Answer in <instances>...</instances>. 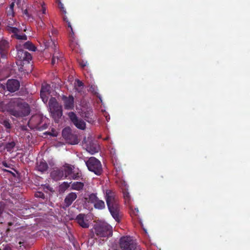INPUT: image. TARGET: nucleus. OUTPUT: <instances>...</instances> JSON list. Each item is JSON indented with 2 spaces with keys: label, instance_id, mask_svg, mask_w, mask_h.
<instances>
[{
  "label": "nucleus",
  "instance_id": "1",
  "mask_svg": "<svg viewBox=\"0 0 250 250\" xmlns=\"http://www.w3.org/2000/svg\"><path fill=\"white\" fill-rule=\"evenodd\" d=\"M0 111L7 112L16 117H22L29 114L30 108L29 104L21 99L12 98L7 103L0 101Z\"/></svg>",
  "mask_w": 250,
  "mask_h": 250
},
{
  "label": "nucleus",
  "instance_id": "2",
  "mask_svg": "<svg viewBox=\"0 0 250 250\" xmlns=\"http://www.w3.org/2000/svg\"><path fill=\"white\" fill-rule=\"evenodd\" d=\"M14 5V2H12L10 5L9 10L7 11V16L9 17V19L7 22L6 29L9 33L13 34L12 37H15L17 39L19 40L25 41L27 39V36L25 34L21 33V29H19L16 27L17 26V23L11 18L14 14L13 8Z\"/></svg>",
  "mask_w": 250,
  "mask_h": 250
},
{
  "label": "nucleus",
  "instance_id": "3",
  "mask_svg": "<svg viewBox=\"0 0 250 250\" xmlns=\"http://www.w3.org/2000/svg\"><path fill=\"white\" fill-rule=\"evenodd\" d=\"M105 199L112 216L116 221H119V206L115 193L111 190H106L105 193Z\"/></svg>",
  "mask_w": 250,
  "mask_h": 250
},
{
  "label": "nucleus",
  "instance_id": "4",
  "mask_svg": "<svg viewBox=\"0 0 250 250\" xmlns=\"http://www.w3.org/2000/svg\"><path fill=\"white\" fill-rule=\"evenodd\" d=\"M91 231L99 238H108L112 235V227L105 222H96Z\"/></svg>",
  "mask_w": 250,
  "mask_h": 250
},
{
  "label": "nucleus",
  "instance_id": "5",
  "mask_svg": "<svg viewBox=\"0 0 250 250\" xmlns=\"http://www.w3.org/2000/svg\"><path fill=\"white\" fill-rule=\"evenodd\" d=\"M40 43H43L45 48H48L51 45H53L55 49V53L53 56L52 59V64L54 65L56 62H58L59 61H61L62 58L59 55V53L56 51V46L55 44V42L53 41L51 36L50 35L43 34L41 35L39 38Z\"/></svg>",
  "mask_w": 250,
  "mask_h": 250
},
{
  "label": "nucleus",
  "instance_id": "6",
  "mask_svg": "<svg viewBox=\"0 0 250 250\" xmlns=\"http://www.w3.org/2000/svg\"><path fill=\"white\" fill-rule=\"evenodd\" d=\"M15 217L0 208V227H3L6 231L10 230V227L14 224Z\"/></svg>",
  "mask_w": 250,
  "mask_h": 250
},
{
  "label": "nucleus",
  "instance_id": "7",
  "mask_svg": "<svg viewBox=\"0 0 250 250\" xmlns=\"http://www.w3.org/2000/svg\"><path fill=\"white\" fill-rule=\"evenodd\" d=\"M86 165L90 171L97 175L101 174L103 171L102 164L100 161L94 157H91L85 161Z\"/></svg>",
  "mask_w": 250,
  "mask_h": 250
},
{
  "label": "nucleus",
  "instance_id": "8",
  "mask_svg": "<svg viewBox=\"0 0 250 250\" xmlns=\"http://www.w3.org/2000/svg\"><path fill=\"white\" fill-rule=\"evenodd\" d=\"M33 8L35 9L38 18L41 21L40 26H42L44 24L42 21L43 15L46 14V9L44 2L42 0H36L34 2Z\"/></svg>",
  "mask_w": 250,
  "mask_h": 250
},
{
  "label": "nucleus",
  "instance_id": "9",
  "mask_svg": "<svg viewBox=\"0 0 250 250\" xmlns=\"http://www.w3.org/2000/svg\"><path fill=\"white\" fill-rule=\"evenodd\" d=\"M120 246L122 250H135L136 245L130 236H124L121 238Z\"/></svg>",
  "mask_w": 250,
  "mask_h": 250
},
{
  "label": "nucleus",
  "instance_id": "10",
  "mask_svg": "<svg viewBox=\"0 0 250 250\" xmlns=\"http://www.w3.org/2000/svg\"><path fill=\"white\" fill-rule=\"evenodd\" d=\"M49 108L50 112L53 115L56 114L59 118L62 115L61 107L59 106L56 99L55 98H51L49 101Z\"/></svg>",
  "mask_w": 250,
  "mask_h": 250
},
{
  "label": "nucleus",
  "instance_id": "11",
  "mask_svg": "<svg viewBox=\"0 0 250 250\" xmlns=\"http://www.w3.org/2000/svg\"><path fill=\"white\" fill-rule=\"evenodd\" d=\"M68 116L71 122L78 128L82 130L85 129V122L83 120L78 119L75 113L70 112L68 113Z\"/></svg>",
  "mask_w": 250,
  "mask_h": 250
},
{
  "label": "nucleus",
  "instance_id": "12",
  "mask_svg": "<svg viewBox=\"0 0 250 250\" xmlns=\"http://www.w3.org/2000/svg\"><path fill=\"white\" fill-rule=\"evenodd\" d=\"M76 220L78 224L83 228H88L89 227L90 222L87 215L80 214L77 216Z\"/></svg>",
  "mask_w": 250,
  "mask_h": 250
},
{
  "label": "nucleus",
  "instance_id": "13",
  "mask_svg": "<svg viewBox=\"0 0 250 250\" xmlns=\"http://www.w3.org/2000/svg\"><path fill=\"white\" fill-rule=\"evenodd\" d=\"M10 42L8 41L2 39L0 40V54L1 58H5L8 53Z\"/></svg>",
  "mask_w": 250,
  "mask_h": 250
},
{
  "label": "nucleus",
  "instance_id": "14",
  "mask_svg": "<svg viewBox=\"0 0 250 250\" xmlns=\"http://www.w3.org/2000/svg\"><path fill=\"white\" fill-rule=\"evenodd\" d=\"M63 19L64 21L67 23L68 27L70 28V32L69 35V40L70 42V46L72 49H74L76 47L77 45H78L77 42L75 41L74 33L73 31L71 23L68 21L67 17L65 16H64L63 17Z\"/></svg>",
  "mask_w": 250,
  "mask_h": 250
},
{
  "label": "nucleus",
  "instance_id": "15",
  "mask_svg": "<svg viewBox=\"0 0 250 250\" xmlns=\"http://www.w3.org/2000/svg\"><path fill=\"white\" fill-rule=\"evenodd\" d=\"M50 85L44 83L42 85L40 95L43 102L46 104L48 101V96L50 94Z\"/></svg>",
  "mask_w": 250,
  "mask_h": 250
},
{
  "label": "nucleus",
  "instance_id": "16",
  "mask_svg": "<svg viewBox=\"0 0 250 250\" xmlns=\"http://www.w3.org/2000/svg\"><path fill=\"white\" fill-rule=\"evenodd\" d=\"M62 100L64 103V106L65 109L67 110H71L73 109L74 107V98L70 95L68 97L63 95Z\"/></svg>",
  "mask_w": 250,
  "mask_h": 250
},
{
  "label": "nucleus",
  "instance_id": "17",
  "mask_svg": "<svg viewBox=\"0 0 250 250\" xmlns=\"http://www.w3.org/2000/svg\"><path fill=\"white\" fill-rule=\"evenodd\" d=\"M20 87V83L17 80L11 79L8 80L6 83V87L7 90L11 92H14L18 90Z\"/></svg>",
  "mask_w": 250,
  "mask_h": 250
},
{
  "label": "nucleus",
  "instance_id": "18",
  "mask_svg": "<svg viewBox=\"0 0 250 250\" xmlns=\"http://www.w3.org/2000/svg\"><path fill=\"white\" fill-rule=\"evenodd\" d=\"M50 176L55 181L60 180L64 178V173L62 167L53 170L50 174Z\"/></svg>",
  "mask_w": 250,
  "mask_h": 250
},
{
  "label": "nucleus",
  "instance_id": "19",
  "mask_svg": "<svg viewBox=\"0 0 250 250\" xmlns=\"http://www.w3.org/2000/svg\"><path fill=\"white\" fill-rule=\"evenodd\" d=\"M77 195L75 192H70L65 198L64 204L66 207L70 206L72 203L76 200Z\"/></svg>",
  "mask_w": 250,
  "mask_h": 250
},
{
  "label": "nucleus",
  "instance_id": "20",
  "mask_svg": "<svg viewBox=\"0 0 250 250\" xmlns=\"http://www.w3.org/2000/svg\"><path fill=\"white\" fill-rule=\"evenodd\" d=\"M86 151L91 154H94L98 152L100 149L99 146L96 143H89L86 146Z\"/></svg>",
  "mask_w": 250,
  "mask_h": 250
},
{
  "label": "nucleus",
  "instance_id": "21",
  "mask_svg": "<svg viewBox=\"0 0 250 250\" xmlns=\"http://www.w3.org/2000/svg\"><path fill=\"white\" fill-rule=\"evenodd\" d=\"M121 187H122V188L123 190V193L125 203L126 204H129L130 203L131 199H130V196L129 195V194L127 190L126 184L125 183V182H123L122 185L121 186Z\"/></svg>",
  "mask_w": 250,
  "mask_h": 250
},
{
  "label": "nucleus",
  "instance_id": "22",
  "mask_svg": "<svg viewBox=\"0 0 250 250\" xmlns=\"http://www.w3.org/2000/svg\"><path fill=\"white\" fill-rule=\"evenodd\" d=\"M16 49L17 51V57L21 61H22L26 51L23 50L21 44L18 43L16 45Z\"/></svg>",
  "mask_w": 250,
  "mask_h": 250
},
{
  "label": "nucleus",
  "instance_id": "23",
  "mask_svg": "<svg viewBox=\"0 0 250 250\" xmlns=\"http://www.w3.org/2000/svg\"><path fill=\"white\" fill-rule=\"evenodd\" d=\"M83 117L85 120L89 123L92 124L95 121V118H93V111L91 109L85 112Z\"/></svg>",
  "mask_w": 250,
  "mask_h": 250
},
{
  "label": "nucleus",
  "instance_id": "24",
  "mask_svg": "<svg viewBox=\"0 0 250 250\" xmlns=\"http://www.w3.org/2000/svg\"><path fill=\"white\" fill-rule=\"evenodd\" d=\"M84 184L81 182H71L70 189L76 190H81L83 189Z\"/></svg>",
  "mask_w": 250,
  "mask_h": 250
},
{
  "label": "nucleus",
  "instance_id": "25",
  "mask_svg": "<svg viewBox=\"0 0 250 250\" xmlns=\"http://www.w3.org/2000/svg\"><path fill=\"white\" fill-rule=\"evenodd\" d=\"M62 135L65 139L68 141L70 140L71 137H74L71 133V128L69 127H65L62 130Z\"/></svg>",
  "mask_w": 250,
  "mask_h": 250
},
{
  "label": "nucleus",
  "instance_id": "26",
  "mask_svg": "<svg viewBox=\"0 0 250 250\" xmlns=\"http://www.w3.org/2000/svg\"><path fill=\"white\" fill-rule=\"evenodd\" d=\"M37 169L39 171L43 172L48 169V165L45 161L41 160L37 164Z\"/></svg>",
  "mask_w": 250,
  "mask_h": 250
},
{
  "label": "nucleus",
  "instance_id": "27",
  "mask_svg": "<svg viewBox=\"0 0 250 250\" xmlns=\"http://www.w3.org/2000/svg\"><path fill=\"white\" fill-rule=\"evenodd\" d=\"M62 168L64 173V178L68 179L72 174V168L69 166H64Z\"/></svg>",
  "mask_w": 250,
  "mask_h": 250
},
{
  "label": "nucleus",
  "instance_id": "28",
  "mask_svg": "<svg viewBox=\"0 0 250 250\" xmlns=\"http://www.w3.org/2000/svg\"><path fill=\"white\" fill-rule=\"evenodd\" d=\"M83 88V84L82 81L76 80L74 83V88L76 91L81 92Z\"/></svg>",
  "mask_w": 250,
  "mask_h": 250
},
{
  "label": "nucleus",
  "instance_id": "29",
  "mask_svg": "<svg viewBox=\"0 0 250 250\" xmlns=\"http://www.w3.org/2000/svg\"><path fill=\"white\" fill-rule=\"evenodd\" d=\"M21 45L24 48L28 49L30 51H35L36 49L35 46L31 42L29 41L24 42L23 44H22Z\"/></svg>",
  "mask_w": 250,
  "mask_h": 250
},
{
  "label": "nucleus",
  "instance_id": "30",
  "mask_svg": "<svg viewBox=\"0 0 250 250\" xmlns=\"http://www.w3.org/2000/svg\"><path fill=\"white\" fill-rule=\"evenodd\" d=\"M94 206L96 208L102 209L105 208V204L103 200L98 199L94 204Z\"/></svg>",
  "mask_w": 250,
  "mask_h": 250
},
{
  "label": "nucleus",
  "instance_id": "31",
  "mask_svg": "<svg viewBox=\"0 0 250 250\" xmlns=\"http://www.w3.org/2000/svg\"><path fill=\"white\" fill-rule=\"evenodd\" d=\"M16 145V143L14 141H12L6 144L5 146V149L9 152L13 151Z\"/></svg>",
  "mask_w": 250,
  "mask_h": 250
},
{
  "label": "nucleus",
  "instance_id": "32",
  "mask_svg": "<svg viewBox=\"0 0 250 250\" xmlns=\"http://www.w3.org/2000/svg\"><path fill=\"white\" fill-rule=\"evenodd\" d=\"M71 182H70V183H68L67 182H63L60 186V190L62 192H64L69 187H71Z\"/></svg>",
  "mask_w": 250,
  "mask_h": 250
},
{
  "label": "nucleus",
  "instance_id": "33",
  "mask_svg": "<svg viewBox=\"0 0 250 250\" xmlns=\"http://www.w3.org/2000/svg\"><path fill=\"white\" fill-rule=\"evenodd\" d=\"M87 199L88 202L94 204L98 199V198L97 197L96 194L91 193L89 195Z\"/></svg>",
  "mask_w": 250,
  "mask_h": 250
},
{
  "label": "nucleus",
  "instance_id": "34",
  "mask_svg": "<svg viewBox=\"0 0 250 250\" xmlns=\"http://www.w3.org/2000/svg\"><path fill=\"white\" fill-rule=\"evenodd\" d=\"M82 177V173L80 172L75 173L74 172H72L71 176L68 177V179L78 180Z\"/></svg>",
  "mask_w": 250,
  "mask_h": 250
},
{
  "label": "nucleus",
  "instance_id": "35",
  "mask_svg": "<svg viewBox=\"0 0 250 250\" xmlns=\"http://www.w3.org/2000/svg\"><path fill=\"white\" fill-rule=\"evenodd\" d=\"M1 124H2L7 129L11 128V124L9 120L5 119L1 122Z\"/></svg>",
  "mask_w": 250,
  "mask_h": 250
},
{
  "label": "nucleus",
  "instance_id": "36",
  "mask_svg": "<svg viewBox=\"0 0 250 250\" xmlns=\"http://www.w3.org/2000/svg\"><path fill=\"white\" fill-rule=\"evenodd\" d=\"M23 15L25 18H26L28 20H31L33 19L32 16L29 13L27 9H25L23 11Z\"/></svg>",
  "mask_w": 250,
  "mask_h": 250
},
{
  "label": "nucleus",
  "instance_id": "37",
  "mask_svg": "<svg viewBox=\"0 0 250 250\" xmlns=\"http://www.w3.org/2000/svg\"><path fill=\"white\" fill-rule=\"evenodd\" d=\"M25 55L24 56L22 61H25L29 62L31 60L32 57L29 53L26 52Z\"/></svg>",
  "mask_w": 250,
  "mask_h": 250
},
{
  "label": "nucleus",
  "instance_id": "38",
  "mask_svg": "<svg viewBox=\"0 0 250 250\" xmlns=\"http://www.w3.org/2000/svg\"><path fill=\"white\" fill-rule=\"evenodd\" d=\"M89 90L91 91L92 93L96 94L97 91V87L94 85H91L89 87Z\"/></svg>",
  "mask_w": 250,
  "mask_h": 250
},
{
  "label": "nucleus",
  "instance_id": "39",
  "mask_svg": "<svg viewBox=\"0 0 250 250\" xmlns=\"http://www.w3.org/2000/svg\"><path fill=\"white\" fill-rule=\"evenodd\" d=\"M59 7L62 11V13L63 14H65L66 13V11L64 10L63 5V4L61 2H60L59 4Z\"/></svg>",
  "mask_w": 250,
  "mask_h": 250
},
{
  "label": "nucleus",
  "instance_id": "40",
  "mask_svg": "<svg viewBox=\"0 0 250 250\" xmlns=\"http://www.w3.org/2000/svg\"><path fill=\"white\" fill-rule=\"evenodd\" d=\"M79 64L82 67H84L86 65L87 62L82 60L79 62Z\"/></svg>",
  "mask_w": 250,
  "mask_h": 250
},
{
  "label": "nucleus",
  "instance_id": "41",
  "mask_svg": "<svg viewBox=\"0 0 250 250\" xmlns=\"http://www.w3.org/2000/svg\"><path fill=\"white\" fill-rule=\"evenodd\" d=\"M11 170L9 169H4V171H6V172H9L11 174H12L14 176H15V173L12 171V170H13L14 171L16 172V170L14 169V168H11Z\"/></svg>",
  "mask_w": 250,
  "mask_h": 250
},
{
  "label": "nucleus",
  "instance_id": "42",
  "mask_svg": "<svg viewBox=\"0 0 250 250\" xmlns=\"http://www.w3.org/2000/svg\"><path fill=\"white\" fill-rule=\"evenodd\" d=\"M132 209V214H133L134 215L137 216L138 215V214L139 213V210L137 208H135L134 210Z\"/></svg>",
  "mask_w": 250,
  "mask_h": 250
},
{
  "label": "nucleus",
  "instance_id": "43",
  "mask_svg": "<svg viewBox=\"0 0 250 250\" xmlns=\"http://www.w3.org/2000/svg\"><path fill=\"white\" fill-rule=\"evenodd\" d=\"M74 137V140L73 141H69V142L71 144H77L78 143V140L75 137Z\"/></svg>",
  "mask_w": 250,
  "mask_h": 250
},
{
  "label": "nucleus",
  "instance_id": "44",
  "mask_svg": "<svg viewBox=\"0 0 250 250\" xmlns=\"http://www.w3.org/2000/svg\"><path fill=\"white\" fill-rule=\"evenodd\" d=\"M36 196L38 197H40L41 198L44 197V194L42 192H39L36 194Z\"/></svg>",
  "mask_w": 250,
  "mask_h": 250
},
{
  "label": "nucleus",
  "instance_id": "45",
  "mask_svg": "<svg viewBox=\"0 0 250 250\" xmlns=\"http://www.w3.org/2000/svg\"><path fill=\"white\" fill-rule=\"evenodd\" d=\"M50 135L54 137H56L58 135V133L56 131H52V133H50Z\"/></svg>",
  "mask_w": 250,
  "mask_h": 250
},
{
  "label": "nucleus",
  "instance_id": "46",
  "mask_svg": "<svg viewBox=\"0 0 250 250\" xmlns=\"http://www.w3.org/2000/svg\"><path fill=\"white\" fill-rule=\"evenodd\" d=\"M21 0H13V2L16 3L18 5L20 4Z\"/></svg>",
  "mask_w": 250,
  "mask_h": 250
},
{
  "label": "nucleus",
  "instance_id": "47",
  "mask_svg": "<svg viewBox=\"0 0 250 250\" xmlns=\"http://www.w3.org/2000/svg\"><path fill=\"white\" fill-rule=\"evenodd\" d=\"M3 166H4L5 167L9 168V167L7 166V165L5 163H3Z\"/></svg>",
  "mask_w": 250,
  "mask_h": 250
},
{
  "label": "nucleus",
  "instance_id": "48",
  "mask_svg": "<svg viewBox=\"0 0 250 250\" xmlns=\"http://www.w3.org/2000/svg\"><path fill=\"white\" fill-rule=\"evenodd\" d=\"M105 118H106V121L108 122V120H109V119H110L109 117H108V116H105Z\"/></svg>",
  "mask_w": 250,
  "mask_h": 250
},
{
  "label": "nucleus",
  "instance_id": "49",
  "mask_svg": "<svg viewBox=\"0 0 250 250\" xmlns=\"http://www.w3.org/2000/svg\"><path fill=\"white\" fill-rule=\"evenodd\" d=\"M100 100L102 101V100L101 99V97H99Z\"/></svg>",
  "mask_w": 250,
  "mask_h": 250
},
{
  "label": "nucleus",
  "instance_id": "50",
  "mask_svg": "<svg viewBox=\"0 0 250 250\" xmlns=\"http://www.w3.org/2000/svg\"><path fill=\"white\" fill-rule=\"evenodd\" d=\"M34 0V2H35L36 1V0Z\"/></svg>",
  "mask_w": 250,
  "mask_h": 250
},
{
  "label": "nucleus",
  "instance_id": "51",
  "mask_svg": "<svg viewBox=\"0 0 250 250\" xmlns=\"http://www.w3.org/2000/svg\"><path fill=\"white\" fill-rule=\"evenodd\" d=\"M159 250H161L160 249Z\"/></svg>",
  "mask_w": 250,
  "mask_h": 250
}]
</instances>
